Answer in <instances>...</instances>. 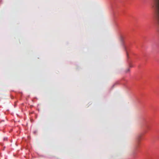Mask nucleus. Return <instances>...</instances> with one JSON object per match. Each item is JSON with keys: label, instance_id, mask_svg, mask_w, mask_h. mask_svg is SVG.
<instances>
[{"label": "nucleus", "instance_id": "nucleus-1", "mask_svg": "<svg viewBox=\"0 0 159 159\" xmlns=\"http://www.w3.org/2000/svg\"><path fill=\"white\" fill-rule=\"evenodd\" d=\"M143 125L144 126L143 131L140 134H139L136 137V144L135 146V150L134 153V154H135L136 152L138 151V148L139 146V143L141 137L143 134L147 132V129H149V126L148 124V122L145 121L143 123Z\"/></svg>", "mask_w": 159, "mask_h": 159}, {"label": "nucleus", "instance_id": "nucleus-2", "mask_svg": "<svg viewBox=\"0 0 159 159\" xmlns=\"http://www.w3.org/2000/svg\"><path fill=\"white\" fill-rule=\"evenodd\" d=\"M120 40L122 43V44L123 45L124 49L126 51V55L128 58L129 57V44H125L124 42V38L122 36L120 37Z\"/></svg>", "mask_w": 159, "mask_h": 159}, {"label": "nucleus", "instance_id": "nucleus-3", "mask_svg": "<svg viewBox=\"0 0 159 159\" xmlns=\"http://www.w3.org/2000/svg\"><path fill=\"white\" fill-rule=\"evenodd\" d=\"M3 140H7V138H4L3 139Z\"/></svg>", "mask_w": 159, "mask_h": 159}, {"label": "nucleus", "instance_id": "nucleus-4", "mask_svg": "<svg viewBox=\"0 0 159 159\" xmlns=\"http://www.w3.org/2000/svg\"><path fill=\"white\" fill-rule=\"evenodd\" d=\"M129 71V69H128V70H127V72H128V71Z\"/></svg>", "mask_w": 159, "mask_h": 159}]
</instances>
